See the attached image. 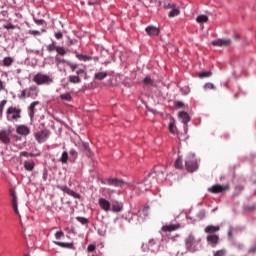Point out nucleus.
Here are the masks:
<instances>
[{
  "mask_svg": "<svg viewBox=\"0 0 256 256\" xmlns=\"http://www.w3.org/2000/svg\"><path fill=\"white\" fill-rule=\"evenodd\" d=\"M153 179H156L158 183L165 181V173H163V170H160L159 167H155L153 173L146 177L143 182H140L135 186L136 189H138L142 193L145 191H149V189L153 187Z\"/></svg>",
  "mask_w": 256,
  "mask_h": 256,
  "instance_id": "1",
  "label": "nucleus"
},
{
  "mask_svg": "<svg viewBox=\"0 0 256 256\" xmlns=\"http://www.w3.org/2000/svg\"><path fill=\"white\" fill-rule=\"evenodd\" d=\"M219 231H221V227L208 225L205 227L204 232L207 234L206 241L210 247H217L219 245Z\"/></svg>",
  "mask_w": 256,
  "mask_h": 256,
  "instance_id": "2",
  "label": "nucleus"
},
{
  "mask_svg": "<svg viewBox=\"0 0 256 256\" xmlns=\"http://www.w3.org/2000/svg\"><path fill=\"white\" fill-rule=\"evenodd\" d=\"M199 243H201V239L196 240L193 234H189L185 238V246L189 253H197L199 251V247L197 246Z\"/></svg>",
  "mask_w": 256,
  "mask_h": 256,
  "instance_id": "3",
  "label": "nucleus"
},
{
  "mask_svg": "<svg viewBox=\"0 0 256 256\" xmlns=\"http://www.w3.org/2000/svg\"><path fill=\"white\" fill-rule=\"evenodd\" d=\"M185 167L188 173H195L199 169V163L197 162V157L195 154H189L185 161Z\"/></svg>",
  "mask_w": 256,
  "mask_h": 256,
  "instance_id": "4",
  "label": "nucleus"
},
{
  "mask_svg": "<svg viewBox=\"0 0 256 256\" xmlns=\"http://www.w3.org/2000/svg\"><path fill=\"white\" fill-rule=\"evenodd\" d=\"M32 81L36 83V85H51V83H53V77L38 72L36 75H34Z\"/></svg>",
  "mask_w": 256,
  "mask_h": 256,
  "instance_id": "5",
  "label": "nucleus"
},
{
  "mask_svg": "<svg viewBox=\"0 0 256 256\" xmlns=\"http://www.w3.org/2000/svg\"><path fill=\"white\" fill-rule=\"evenodd\" d=\"M38 95H39V88L33 85V86H30L29 88L24 89L21 92L20 99H27V98L35 99L36 97H38Z\"/></svg>",
  "mask_w": 256,
  "mask_h": 256,
  "instance_id": "6",
  "label": "nucleus"
},
{
  "mask_svg": "<svg viewBox=\"0 0 256 256\" xmlns=\"http://www.w3.org/2000/svg\"><path fill=\"white\" fill-rule=\"evenodd\" d=\"M21 117V109L15 106H10L6 111L7 121H19Z\"/></svg>",
  "mask_w": 256,
  "mask_h": 256,
  "instance_id": "7",
  "label": "nucleus"
},
{
  "mask_svg": "<svg viewBox=\"0 0 256 256\" xmlns=\"http://www.w3.org/2000/svg\"><path fill=\"white\" fill-rule=\"evenodd\" d=\"M49 135H51V131L44 129L36 132L34 137L38 143H45L49 139Z\"/></svg>",
  "mask_w": 256,
  "mask_h": 256,
  "instance_id": "8",
  "label": "nucleus"
},
{
  "mask_svg": "<svg viewBox=\"0 0 256 256\" xmlns=\"http://www.w3.org/2000/svg\"><path fill=\"white\" fill-rule=\"evenodd\" d=\"M107 185H110L112 187H127V182H125L123 179L118 178H108Z\"/></svg>",
  "mask_w": 256,
  "mask_h": 256,
  "instance_id": "9",
  "label": "nucleus"
},
{
  "mask_svg": "<svg viewBox=\"0 0 256 256\" xmlns=\"http://www.w3.org/2000/svg\"><path fill=\"white\" fill-rule=\"evenodd\" d=\"M0 141L4 145H9L11 143V130H0Z\"/></svg>",
  "mask_w": 256,
  "mask_h": 256,
  "instance_id": "10",
  "label": "nucleus"
},
{
  "mask_svg": "<svg viewBox=\"0 0 256 256\" xmlns=\"http://www.w3.org/2000/svg\"><path fill=\"white\" fill-rule=\"evenodd\" d=\"M98 205L102 211H105L106 213H109L111 211V202L105 198H99Z\"/></svg>",
  "mask_w": 256,
  "mask_h": 256,
  "instance_id": "11",
  "label": "nucleus"
},
{
  "mask_svg": "<svg viewBox=\"0 0 256 256\" xmlns=\"http://www.w3.org/2000/svg\"><path fill=\"white\" fill-rule=\"evenodd\" d=\"M10 197L12 209L14 210V213H16V215H19V208L17 206V193L15 192V189H10Z\"/></svg>",
  "mask_w": 256,
  "mask_h": 256,
  "instance_id": "12",
  "label": "nucleus"
},
{
  "mask_svg": "<svg viewBox=\"0 0 256 256\" xmlns=\"http://www.w3.org/2000/svg\"><path fill=\"white\" fill-rule=\"evenodd\" d=\"M57 188L60 189V191H63V193L70 195V197H74V199H81V195L79 193H76L67 186H57Z\"/></svg>",
  "mask_w": 256,
  "mask_h": 256,
  "instance_id": "13",
  "label": "nucleus"
},
{
  "mask_svg": "<svg viewBox=\"0 0 256 256\" xmlns=\"http://www.w3.org/2000/svg\"><path fill=\"white\" fill-rule=\"evenodd\" d=\"M39 105H41V102H39V101H34L29 105L28 115H29L30 119H33V117H35V113H37L36 107Z\"/></svg>",
  "mask_w": 256,
  "mask_h": 256,
  "instance_id": "14",
  "label": "nucleus"
},
{
  "mask_svg": "<svg viewBox=\"0 0 256 256\" xmlns=\"http://www.w3.org/2000/svg\"><path fill=\"white\" fill-rule=\"evenodd\" d=\"M110 211H113V213H121V211H123V203L117 200L112 201Z\"/></svg>",
  "mask_w": 256,
  "mask_h": 256,
  "instance_id": "15",
  "label": "nucleus"
},
{
  "mask_svg": "<svg viewBox=\"0 0 256 256\" xmlns=\"http://www.w3.org/2000/svg\"><path fill=\"white\" fill-rule=\"evenodd\" d=\"M147 35H149V37H157V35H159V33H161V30L158 27L155 26H148L145 29Z\"/></svg>",
  "mask_w": 256,
  "mask_h": 256,
  "instance_id": "16",
  "label": "nucleus"
},
{
  "mask_svg": "<svg viewBox=\"0 0 256 256\" xmlns=\"http://www.w3.org/2000/svg\"><path fill=\"white\" fill-rule=\"evenodd\" d=\"M16 132L18 133V135H24L27 136L31 133V130L29 129V127L25 126V125H19L16 128Z\"/></svg>",
  "mask_w": 256,
  "mask_h": 256,
  "instance_id": "17",
  "label": "nucleus"
},
{
  "mask_svg": "<svg viewBox=\"0 0 256 256\" xmlns=\"http://www.w3.org/2000/svg\"><path fill=\"white\" fill-rule=\"evenodd\" d=\"M179 227H181V225H179V224L165 225V226H162V231L164 233H171V231H177V229H179Z\"/></svg>",
  "mask_w": 256,
  "mask_h": 256,
  "instance_id": "18",
  "label": "nucleus"
},
{
  "mask_svg": "<svg viewBox=\"0 0 256 256\" xmlns=\"http://www.w3.org/2000/svg\"><path fill=\"white\" fill-rule=\"evenodd\" d=\"M55 245H58V247H62V249H75V245L73 242H59L54 241Z\"/></svg>",
  "mask_w": 256,
  "mask_h": 256,
  "instance_id": "19",
  "label": "nucleus"
},
{
  "mask_svg": "<svg viewBox=\"0 0 256 256\" xmlns=\"http://www.w3.org/2000/svg\"><path fill=\"white\" fill-rule=\"evenodd\" d=\"M24 169L25 171H34L35 169V161L34 160H26L24 161Z\"/></svg>",
  "mask_w": 256,
  "mask_h": 256,
  "instance_id": "20",
  "label": "nucleus"
},
{
  "mask_svg": "<svg viewBox=\"0 0 256 256\" xmlns=\"http://www.w3.org/2000/svg\"><path fill=\"white\" fill-rule=\"evenodd\" d=\"M179 118L181 119L182 123H184V125H187V123L191 121V117H189V114L185 111L179 113Z\"/></svg>",
  "mask_w": 256,
  "mask_h": 256,
  "instance_id": "21",
  "label": "nucleus"
},
{
  "mask_svg": "<svg viewBox=\"0 0 256 256\" xmlns=\"http://www.w3.org/2000/svg\"><path fill=\"white\" fill-rule=\"evenodd\" d=\"M210 191L212 193H223V191H225V186L216 184V185L211 187Z\"/></svg>",
  "mask_w": 256,
  "mask_h": 256,
  "instance_id": "22",
  "label": "nucleus"
},
{
  "mask_svg": "<svg viewBox=\"0 0 256 256\" xmlns=\"http://www.w3.org/2000/svg\"><path fill=\"white\" fill-rule=\"evenodd\" d=\"M108 76L109 74L107 72H98L94 75V78L97 81H103V79H107Z\"/></svg>",
  "mask_w": 256,
  "mask_h": 256,
  "instance_id": "23",
  "label": "nucleus"
},
{
  "mask_svg": "<svg viewBox=\"0 0 256 256\" xmlns=\"http://www.w3.org/2000/svg\"><path fill=\"white\" fill-rule=\"evenodd\" d=\"M144 85L147 87H154L155 86V81L151 79V76H146L143 80Z\"/></svg>",
  "mask_w": 256,
  "mask_h": 256,
  "instance_id": "24",
  "label": "nucleus"
},
{
  "mask_svg": "<svg viewBox=\"0 0 256 256\" xmlns=\"http://www.w3.org/2000/svg\"><path fill=\"white\" fill-rule=\"evenodd\" d=\"M2 63L4 65V67H11V65H13L14 60L11 57H4L2 60Z\"/></svg>",
  "mask_w": 256,
  "mask_h": 256,
  "instance_id": "25",
  "label": "nucleus"
},
{
  "mask_svg": "<svg viewBox=\"0 0 256 256\" xmlns=\"http://www.w3.org/2000/svg\"><path fill=\"white\" fill-rule=\"evenodd\" d=\"M76 57H77V59H79V61H84V62L92 61V59H93V57H91V56H87V55H83V54H79V53H76Z\"/></svg>",
  "mask_w": 256,
  "mask_h": 256,
  "instance_id": "26",
  "label": "nucleus"
},
{
  "mask_svg": "<svg viewBox=\"0 0 256 256\" xmlns=\"http://www.w3.org/2000/svg\"><path fill=\"white\" fill-rule=\"evenodd\" d=\"M174 167L175 169H183V158L181 156H179L175 163H174Z\"/></svg>",
  "mask_w": 256,
  "mask_h": 256,
  "instance_id": "27",
  "label": "nucleus"
},
{
  "mask_svg": "<svg viewBox=\"0 0 256 256\" xmlns=\"http://www.w3.org/2000/svg\"><path fill=\"white\" fill-rule=\"evenodd\" d=\"M68 81L69 83H74V84L81 83V77L71 75L68 77Z\"/></svg>",
  "mask_w": 256,
  "mask_h": 256,
  "instance_id": "28",
  "label": "nucleus"
},
{
  "mask_svg": "<svg viewBox=\"0 0 256 256\" xmlns=\"http://www.w3.org/2000/svg\"><path fill=\"white\" fill-rule=\"evenodd\" d=\"M68 161H69V153H68L67 151H64V152L62 153L61 158H60V162H61V163H64V164H67Z\"/></svg>",
  "mask_w": 256,
  "mask_h": 256,
  "instance_id": "29",
  "label": "nucleus"
},
{
  "mask_svg": "<svg viewBox=\"0 0 256 256\" xmlns=\"http://www.w3.org/2000/svg\"><path fill=\"white\" fill-rule=\"evenodd\" d=\"M56 53L58 55H61V57H65V55H67V51L65 50V48L63 46H57Z\"/></svg>",
  "mask_w": 256,
  "mask_h": 256,
  "instance_id": "30",
  "label": "nucleus"
},
{
  "mask_svg": "<svg viewBox=\"0 0 256 256\" xmlns=\"http://www.w3.org/2000/svg\"><path fill=\"white\" fill-rule=\"evenodd\" d=\"M172 10L169 12L168 17H177L179 15L180 11L176 6L171 8Z\"/></svg>",
  "mask_w": 256,
  "mask_h": 256,
  "instance_id": "31",
  "label": "nucleus"
},
{
  "mask_svg": "<svg viewBox=\"0 0 256 256\" xmlns=\"http://www.w3.org/2000/svg\"><path fill=\"white\" fill-rule=\"evenodd\" d=\"M83 150L87 153V155H93L91 148L89 147V143L83 142L82 143Z\"/></svg>",
  "mask_w": 256,
  "mask_h": 256,
  "instance_id": "32",
  "label": "nucleus"
},
{
  "mask_svg": "<svg viewBox=\"0 0 256 256\" xmlns=\"http://www.w3.org/2000/svg\"><path fill=\"white\" fill-rule=\"evenodd\" d=\"M197 23H207L209 21V17L207 15H200L196 18Z\"/></svg>",
  "mask_w": 256,
  "mask_h": 256,
  "instance_id": "33",
  "label": "nucleus"
},
{
  "mask_svg": "<svg viewBox=\"0 0 256 256\" xmlns=\"http://www.w3.org/2000/svg\"><path fill=\"white\" fill-rule=\"evenodd\" d=\"M60 99L62 101H72L73 100L70 93H64V94L60 95Z\"/></svg>",
  "mask_w": 256,
  "mask_h": 256,
  "instance_id": "34",
  "label": "nucleus"
},
{
  "mask_svg": "<svg viewBox=\"0 0 256 256\" xmlns=\"http://www.w3.org/2000/svg\"><path fill=\"white\" fill-rule=\"evenodd\" d=\"M57 47L58 46L55 44V42H52L47 46L48 53H53V51H57Z\"/></svg>",
  "mask_w": 256,
  "mask_h": 256,
  "instance_id": "35",
  "label": "nucleus"
},
{
  "mask_svg": "<svg viewBox=\"0 0 256 256\" xmlns=\"http://www.w3.org/2000/svg\"><path fill=\"white\" fill-rule=\"evenodd\" d=\"M212 73L211 71H202L199 73L200 79H205L207 77H211Z\"/></svg>",
  "mask_w": 256,
  "mask_h": 256,
  "instance_id": "36",
  "label": "nucleus"
},
{
  "mask_svg": "<svg viewBox=\"0 0 256 256\" xmlns=\"http://www.w3.org/2000/svg\"><path fill=\"white\" fill-rule=\"evenodd\" d=\"M55 61H56V65H61V63L67 65V63H69V61H67L59 56H55Z\"/></svg>",
  "mask_w": 256,
  "mask_h": 256,
  "instance_id": "37",
  "label": "nucleus"
},
{
  "mask_svg": "<svg viewBox=\"0 0 256 256\" xmlns=\"http://www.w3.org/2000/svg\"><path fill=\"white\" fill-rule=\"evenodd\" d=\"M76 219L81 223L82 225H89V220L85 217L78 216Z\"/></svg>",
  "mask_w": 256,
  "mask_h": 256,
  "instance_id": "38",
  "label": "nucleus"
},
{
  "mask_svg": "<svg viewBox=\"0 0 256 256\" xmlns=\"http://www.w3.org/2000/svg\"><path fill=\"white\" fill-rule=\"evenodd\" d=\"M212 45H214V47H223V45H225V40H216L212 42Z\"/></svg>",
  "mask_w": 256,
  "mask_h": 256,
  "instance_id": "39",
  "label": "nucleus"
},
{
  "mask_svg": "<svg viewBox=\"0 0 256 256\" xmlns=\"http://www.w3.org/2000/svg\"><path fill=\"white\" fill-rule=\"evenodd\" d=\"M5 105H7V100H2L0 102V119L3 117V109H5Z\"/></svg>",
  "mask_w": 256,
  "mask_h": 256,
  "instance_id": "40",
  "label": "nucleus"
},
{
  "mask_svg": "<svg viewBox=\"0 0 256 256\" xmlns=\"http://www.w3.org/2000/svg\"><path fill=\"white\" fill-rule=\"evenodd\" d=\"M173 7H175V4H171L169 0L164 1V9H173Z\"/></svg>",
  "mask_w": 256,
  "mask_h": 256,
  "instance_id": "41",
  "label": "nucleus"
},
{
  "mask_svg": "<svg viewBox=\"0 0 256 256\" xmlns=\"http://www.w3.org/2000/svg\"><path fill=\"white\" fill-rule=\"evenodd\" d=\"M211 89H215V85H213V83H206L204 85V90L205 91H211Z\"/></svg>",
  "mask_w": 256,
  "mask_h": 256,
  "instance_id": "42",
  "label": "nucleus"
},
{
  "mask_svg": "<svg viewBox=\"0 0 256 256\" xmlns=\"http://www.w3.org/2000/svg\"><path fill=\"white\" fill-rule=\"evenodd\" d=\"M198 219H200L202 221V219H204L206 217V212L205 210H200L197 214Z\"/></svg>",
  "mask_w": 256,
  "mask_h": 256,
  "instance_id": "43",
  "label": "nucleus"
},
{
  "mask_svg": "<svg viewBox=\"0 0 256 256\" xmlns=\"http://www.w3.org/2000/svg\"><path fill=\"white\" fill-rule=\"evenodd\" d=\"M29 35H33L34 37H39L41 35V32L39 30H29Z\"/></svg>",
  "mask_w": 256,
  "mask_h": 256,
  "instance_id": "44",
  "label": "nucleus"
},
{
  "mask_svg": "<svg viewBox=\"0 0 256 256\" xmlns=\"http://www.w3.org/2000/svg\"><path fill=\"white\" fill-rule=\"evenodd\" d=\"M69 155H70V157H72L73 159H77V150L71 149V150L69 151Z\"/></svg>",
  "mask_w": 256,
  "mask_h": 256,
  "instance_id": "45",
  "label": "nucleus"
},
{
  "mask_svg": "<svg viewBox=\"0 0 256 256\" xmlns=\"http://www.w3.org/2000/svg\"><path fill=\"white\" fill-rule=\"evenodd\" d=\"M95 249H97V246H95V244H90L87 247L88 253H93V251H95Z\"/></svg>",
  "mask_w": 256,
  "mask_h": 256,
  "instance_id": "46",
  "label": "nucleus"
},
{
  "mask_svg": "<svg viewBox=\"0 0 256 256\" xmlns=\"http://www.w3.org/2000/svg\"><path fill=\"white\" fill-rule=\"evenodd\" d=\"M176 129L177 128L175 127V124H173V123L169 124V131H170V133L175 134Z\"/></svg>",
  "mask_w": 256,
  "mask_h": 256,
  "instance_id": "47",
  "label": "nucleus"
},
{
  "mask_svg": "<svg viewBox=\"0 0 256 256\" xmlns=\"http://www.w3.org/2000/svg\"><path fill=\"white\" fill-rule=\"evenodd\" d=\"M20 157H35V154H29V152H21Z\"/></svg>",
  "mask_w": 256,
  "mask_h": 256,
  "instance_id": "48",
  "label": "nucleus"
},
{
  "mask_svg": "<svg viewBox=\"0 0 256 256\" xmlns=\"http://www.w3.org/2000/svg\"><path fill=\"white\" fill-rule=\"evenodd\" d=\"M56 239H61V237H65V233L63 231H58L55 234Z\"/></svg>",
  "mask_w": 256,
  "mask_h": 256,
  "instance_id": "49",
  "label": "nucleus"
},
{
  "mask_svg": "<svg viewBox=\"0 0 256 256\" xmlns=\"http://www.w3.org/2000/svg\"><path fill=\"white\" fill-rule=\"evenodd\" d=\"M67 65H68V67H70L71 71H75V69H77V64L67 62Z\"/></svg>",
  "mask_w": 256,
  "mask_h": 256,
  "instance_id": "50",
  "label": "nucleus"
},
{
  "mask_svg": "<svg viewBox=\"0 0 256 256\" xmlns=\"http://www.w3.org/2000/svg\"><path fill=\"white\" fill-rule=\"evenodd\" d=\"M34 23H36V25H43L45 20L34 18Z\"/></svg>",
  "mask_w": 256,
  "mask_h": 256,
  "instance_id": "51",
  "label": "nucleus"
},
{
  "mask_svg": "<svg viewBox=\"0 0 256 256\" xmlns=\"http://www.w3.org/2000/svg\"><path fill=\"white\" fill-rule=\"evenodd\" d=\"M142 213L144 217H147V215H149V206L144 207Z\"/></svg>",
  "mask_w": 256,
  "mask_h": 256,
  "instance_id": "52",
  "label": "nucleus"
},
{
  "mask_svg": "<svg viewBox=\"0 0 256 256\" xmlns=\"http://www.w3.org/2000/svg\"><path fill=\"white\" fill-rule=\"evenodd\" d=\"M214 256H225V250H218V251H216Z\"/></svg>",
  "mask_w": 256,
  "mask_h": 256,
  "instance_id": "53",
  "label": "nucleus"
},
{
  "mask_svg": "<svg viewBox=\"0 0 256 256\" xmlns=\"http://www.w3.org/2000/svg\"><path fill=\"white\" fill-rule=\"evenodd\" d=\"M233 45V41L231 39H226L225 40V47H231Z\"/></svg>",
  "mask_w": 256,
  "mask_h": 256,
  "instance_id": "54",
  "label": "nucleus"
},
{
  "mask_svg": "<svg viewBox=\"0 0 256 256\" xmlns=\"http://www.w3.org/2000/svg\"><path fill=\"white\" fill-rule=\"evenodd\" d=\"M48 175H49V172L47 171V169H44L43 170V176H42L44 181H47Z\"/></svg>",
  "mask_w": 256,
  "mask_h": 256,
  "instance_id": "55",
  "label": "nucleus"
},
{
  "mask_svg": "<svg viewBox=\"0 0 256 256\" xmlns=\"http://www.w3.org/2000/svg\"><path fill=\"white\" fill-rule=\"evenodd\" d=\"M233 233H235V229H234V228H231V229L228 231V237H229V239H233Z\"/></svg>",
  "mask_w": 256,
  "mask_h": 256,
  "instance_id": "56",
  "label": "nucleus"
},
{
  "mask_svg": "<svg viewBox=\"0 0 256 256\" xmlns=\"http://www.w3.org/2000/svg\"><path fill=\"white\" fill-rule=\"evenodd\" d=\"M183 102H181V101H177V102H175V107H177L178 109H181V107H183Z\"/></svg>",
  "mask_w": 256,
  "mask_h": 256,
  "instance_id": "57",
  "label": "nucleus"
},
{
  "mask_svg": "<svg viewBox=\"0 0 256 256\" xmlns=\"http://www.w3.org/2000/svg\"><path fill=\"white\" fill-rule=\"evenodd\" d=\"M55 37H56V39H63V33H61V32H56V33H55Z\"/></svg>",
  "mask_w": 256,
  "mask_h": 256,
  "instance_id": "58",
  "label": "nucleus"
},
{
  "mask_svg": "<svg viewBox=\"0 0 256 256\" xmlns=\"http://www.w3.org/2000/svg\"><path fill=\"white\" fill-rule=\"evenodd\" d=\"M4 29H15V25L13 24L4 25Z\"/></svg>",
  "mask_w": 256,
  "mask_h": 256,
  "instance_id": "59",
  "label": "nucleus"
},
{
  "mask_svg": "<svg viewBox=\"0 0 256 256\" xmlns=\"http://www.w3.org/2000/svg\"><path fill=\"white\" fill-rule=\"evenodd\" d=\"M243 186H237L236 188H235V191H236V193H241V191H243Z\"/></svg>",
  "mask_w": 256,
  "mask_h": 256,
  "instance_id": "60",
  "label": "nucleus"
},
{
  "mask_svg": "<svg viewBox=\"0 0 256 256\" xmlns=\"http://www.w3.org/2000/svg\"><path fill=\"white\" fill-rule=\"evenodd\" d=\"M5 91V84L0 80V92Z\"/></svg>",
  "mask_w": 256,
  "mask_h": 256,
  "instance_id": "61",
  "label": "nucleus"
},
{
  "mask_svg": "<svg viewBox=\"0 0 256 256\" xmlns=\"http://www.w3.org/2000/svg\"><path fill=\"white\" fill-rule=\"evenodd\" d=\"M76 73H77V76H79V75H82V73H85V70L84 69H79V70L76 71Z\"/></svg>",
  "mask_w": 256,
  "mask_h": 256,
  "instance_id": "62",
  "label": "nucleus"
},
{
  "mask_svg": "<svg viewBox=\"0 0 256 256\" xmlns=\"http://www.w3.org/2000/svg\"><path fill=\"white\" fill-rule=\"evenodd\" d=\"M155 239H151V240H149V246L150 247H153V245H155Z\"/></svg>",
  "mask_w": 256,
  "mask_h": 256,
  "instance_id": "63",
  "label": "nucleus"
},
{
  "mask_svg": "<svg viewBox=\"0 0 256 256\" xmlns=\"http://www.w3.org/2000/svg\"><path fill=\"white\" fill-rule=\"evenodd\" d=\"M246 209L248 211H255L256 207L255 206H248V207H246Z\"/></svg>",
  "mask_w": 256,
  "mask_h": 256,
  "instance_id": "64",
  "label": "nucleus"
}]
</instances>
